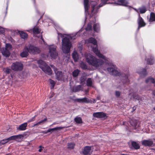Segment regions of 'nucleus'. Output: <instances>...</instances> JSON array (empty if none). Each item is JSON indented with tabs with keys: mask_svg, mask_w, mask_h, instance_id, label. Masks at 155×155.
<instances>
[{
	"mask_svg": "<svg viewBox=\"0 0 155 155\" xmlns=\"http://www.w3.org/2000/svg\"><path fill=\"white\" fill-rule=\"evenodd\" d=\"M107 70L110 74L116 76H119L120 75V72L113 68H107Z\"/></svg>",
	"mask_w": 155,
	"mask_h": 155,
	"instance_id": "9b49d317",
	"label": "nucleus"
},
{
	"mask_svg": "<svg viewBox=\"0 0 155 155\" xmlns=\"http://www.w3.org/2000/svg\"><path fill=\"white\" fill-rule=\"evenodd\" d=\"M129 75L128 74H122L121 75V81L123 84H129V80L128 78Z\"/></svg>",
	"mask_w": 155,
	"mask_h": 155,
	"instance_id": "ddd939ff",
	"label": "nucleus"
},
{
	"mask_svg": "<svg viewBox=\"0 0 155 155\" xmlns=\"http://www.w3.org/2000/svg\"><path fill=\"white\" fill-rule=\"evenodd\" d=\"M55 72L56 73L57 80H60L61 79L62 77V72L58 71L57 73H56V71H55Z\"/></svg>",
	"mask_w": 155,
	"mask_h": 155,
	"instance_id": "72a5a7b5",
	"label": "nucleus"
},
{
	"mask_svg": "<svg viewBox=\"0 0 155 155\" xmlns=\"http://www.w3.org/2000/svg\"><path fill=\"white\" fill-rule=\"evenodd\" d=\"M5 30L2 27H0V34H2L4 33Z\"/></svg>",
	"mask_w": 155,
	"mask_h": 155,
	"instance_id": "3c124183",
	"label": "nucleus"
},
{
	"mask_svg": "<svg viewBox=\"0 0 155 155\" xmlns=\"http://www.w3.org/2000/svg\"><path fill=\"white\" fill-rule=\"evenodd\" d=\"M154 110H155V107L154 108Z\"/></svg>",
	"mask_w": 155,
	"mask_h": 155,
	"instance_id": "774afa93",
	"label": "nucleus"
},
{
	"mask_svg": "<svg viewBox=\"0 0 155 155\" xmlns=\"http://www.w3.org/2000/svg\"><path fill=\"white\" fill-rule=\"evenodd\" d=\"M95 47L93 48V51L96 54L99 58H102L104 59H105L106 57L102 54L101 53L100 51L98 50V46L95 45Z\"/></svg>",
	"mask_w": 155,
	"mask_h": 155,
	"instance_id": "1a4fd4ad",
	"label": "nucleus"
},
{
	"mask_svg": "<svg viewBox=\"0 0 155 155\" xmlns=\"http://www.w3.org/2000/svg\"><path fill=\"white\" fill-rule=\"evenodd\" d=\"M133 97L134 99L138 100L139 101V104H140L141 103V101H142L143 100L141 97L136 94H133Z\"/></svg>",
	"mask_w": 155,
	"mask_h": 155,
	"instance_id": "b1692460",
	"label": "nucleus"
},
{
	"mask_svg": "<svg viewBox=\"0 0 155 155\" xmlns=\"http://www.w3.org/2000/svg\"><path fill=\"white\" fill-rule=\"evenodd\" d=\"M19 33L21 38L23 39H25L28 38V34L27 33L22 31H20Z\"/></svg>",
	"mask_w": 155,
	"mask_h": 155,
	"instance_id": "c85d7f7f",
	"label": "nucleus"
},
{
	"mask_svg": "<svg viewBox=\"0 0 155 155\" xmlns=\"http://www.w3.org/2000/svg\"><path fill=\"white\" fill-rule=\"evenodd\" d=\"M150 22H152L155 21V14L153 12H151L150 14V17L149 19Z\"/></svg>",
	"mask_w": 155,
	"mask_h": 155,
	"instance_id": "473e14b6",
	"label": "nucleus"
},
{
	"mask_svg": "<svg viewBox=\"0 0 155 155\" xmlns=\"http://www.w3.org/2000/svg\"><path fill=\"white\" fill-rule=\"evenodd\" d=\"M84 5L85 11L87 12L89 7V4H84Z\"/></svg>",
	"mask_w": 155,
	"mask_h": 155,
	"instance_id": "49530a36",
	"label": "nucleus"
},
{
	"mask_svg": "<svg viewBox=\"0 0 155 155\" xmlns=\"http://www.w3.org/2000/svg\"><path fill=\"white\" fill-rule=\"evenodd\" d=\"M47 120V118L46 117L44 120H41L39 122H38L35 125H38V124H41L42 123H44Z\"/></svg>",
	"mask_w": 155,
	"mask_h": 155,
	"instance_id": "c03bdc74",
	"label": "nucleus"
},
{
	"mask_svg": "<svg viewBox=\"0 0 155 155\" xmlns=\"http://www.w3.org/2000/svg\"><path fill=\"white\" fill-rule=\"evenodd\" d=\"M2 54L6 57H8L10 54L9 51L6 48H3L2 51Z\"/></svg>",
	"mask_w": 155,
	"mask_h": 155,
	"instance_id": "aec40b11",
	"label": "nucleus"
},
{
	"mask_svg": "<svg viewBox=\"0 0 155 155\" xmlns=\"http://www.w3.org/2000/svg\"><path fill=\"white\" fill-rule=\"evenodd\" d=\"M86 80V77L84 76H81L80 78V80L81 84H83Z\"/></svg>",
	"mask_w": 155,
	"mask_h": 155,
	"instance_id": "79ce46f5",
	"label": "nucleus"
},
{
	"mask_svg": "<svg viewBox=\"0 0 155 155\" xmlns=\"http://www.w3.org/2000/svg\"><path fill=\"white\" fill-rule=\"evenodd\" d=\"M92 84V82L91 78H88L87 81V85L88 87H91Z\"/></svg>",
	"mask_w": 155,
	"mask_h": 155,
	"instance_id": "c9c22d12",
	"label": "nucleus"
},
{
	"mask_svg": "<svg viewBox=\"0 0 155 155\" xmlns=\"http://www.w3.org/2000/svg\"><path fill=\"white\" fill-rule=\"evenodd\" d=\"M89 58L86 57V61L90 64L97 68L103 64L104 61L102 60L96 58L90 54Z\"/></svg>",
	"mask_w": 155,
	"mask_h": 155,
	"instance_id": "f257e3e1",
	"label": "nucleus"
},
{
	"mask_svg": "<svg viewBox=\"0 0 155 155\" xmlns=\"http://www.w3.org/2000/svg\"><path fill=\"white\" fill-rule=\"evenodd\" d=\"M41 150H42V149H40L39 150H38V151L39 152H41Z\"/></svg>",
	"mask_w": 155,
	"mask_h": 155,
	"instance_id": "680f3d73",
	"label": "nucleus"
},
{
	"mask_svg": "<svg viewBox=\"0 0 155 155\" xmlns=\"http://www.w3.org/2000/svg\"><path fill=\"white\" fill-rule=\"evenodd\" d=\"M12 48V45H11L9 43H7L6 44L5 48L8 49V48L11 49Z\"/></svg>",
	"mask_w": 155,
	"mask_h": 155,
	"instance_id": "8fccbe9b",
	"label": "nucleus"
},
{
	"mask_svg": "<svg viewBox=\"0 0 155 155\" xmlns=\"http://www.w3.org/2000/svg\"><path fill=\"white\" fill-rule=\"evenodd\" d=\"M28 52H29L25 49V47L23 51L20 53V56L22 58L26 57L28 55Z\"/></svg>",
	"mask_w": 155,
	"mask_h": 155,
	"instance_id": "4be33fe9",
	"label": "nucleus"
},
{
	"mask_svg": "<svg viewBox=\"0 0 155 155\" xmlns=\"http://www.w3.org/2000/svg\"><path fill=\"white\" fill-rule=\"evenodd\" d=\"M80 71L78 69L74 70L72 72V75L74 77H77L80 73Z\"/></svg>",
	"mask_w": 155,
	"mask_h": 155,
	"instance_id": "f704fd0d",
	"label": "nucleus"
},
{
	"mask_svg": "<svg viewBox=\"0 0 155 155\" xmlns=\"http://www.w3.org/2000/svg\"><path fill=\"white\" fill-rule=\"evenodd\" d=\"M75 101L79 103H94L96 102V100L94 99H92L91 100L86 97L82 98H77Z\"/></svg>",
	"mask_w": 155,
	"mask_h": 155,
	"instance_id": "0eeeda50",
	"label": "nucleus"
},
{
	"mask_svg": "<svg viewBox=\"0 0 155 155\" xmlns=\"http://www.w3.org/2000/svg\"><path fill=\"white\" fill-rule=\"evenodd\" d=\"M88 0H84V4H86L88 3Z\"/></svg>",
	"mask_w": 155,
	"mask_h": 155,
	"instance_id": "4d7b16f0",
	"label": "nucleus"
},
{
	"mask_svg": "<svg viewBox=\"0 0 155 155\" xmlns=\"http://www.w3.org/2000/svg\"><path fill=\"white\" fill-rule=\"evenodd\" d=\"M72 46L69 39L67 37L63 38L62 42V49L64 53H68L70 51Z\"/></svg>",
	"mask_w": 155,
	"mask_h": 155,
	"instance_id": "f03ea898",
	"label": "nucleus"
},
{
	"mask_svg": "<svg viewBox=\"0 0 155 155\" xmlns=\"http://www.w3.org/2000/svg\"><path fill=\"white\" fill-rule=\"evenodd\" d=\"M80 66L83 69L86 70L87 68V67L86 64L84 62H82L80 64Z\"/></svg>",
	"mask_w": 155,
	"mask_h": 155,
	"instance_id": "58836bf2",
	"label": "nucleus"
},
{
	"mask_svg": "<svg viewBox=\"0 0 155 155\" xmlns=\"http://www.w3.org/2000/svg\"><path fill=\"white\" fill-rule=\"evenodd\" d=\"M33 31L34 34H38L40 32V31L37 27H34L33 29Z\"/></svg>",
	"mask_w": 155,
	"mask_h": 155,
	"instance_id": "ea45409f",
	"label": "nucleus"
},
{
	"mask_svg": "<svg viewBox=\"0 0 155 155\" xmlns=\"http://www.w3.org/2000/svg\"><path fill=\"white\" fill-rule=\"evenodd\" d=\"M23 136L22 135H16L12 136L9 137L2 140L0 141V145H3L6 143L8 142L13 140H15L19 138H21Z\"/></svg>",
	"mask_w": 155,
	"mask_h": 155,
	"instance_id": "20e7f679",
	"label": "nucleus"
},
{
	"mask_svg": "<svg viewBox=\"0 0 155 155\" xmlns=\"http://www.w3.org/2000/svg\"><path fill=\"white\" fill-rule=\"evenodd\" d=\"M52 97V96H50V98H51V97Z\"/></svg>",
	"mask_w": 155,
	"mask_h": 155,
	"instance_id": "338daca9",
	"label": "nucleus"
},
{
	"mask_svg": "<svg viewBox=\"0 0 155 155\" xmlns=\"http://www.w3.org/2000/svg\"><path fill=\"white\" fill-rule=\"evenodd\" d=\"M119 155H127V154H122Z\"/></svg>",
	"mask_w": 155,
	"mask_h": 155,
	"instance_id": "e2e57ef3",
	"label": "nucleus"
},
{
	"mask_svg": "<svg viewBox=\"0 0 155 155\" xmlns=\"http://www.w3.org/2000/svg\"><path fill=\"white\" fill-rule=\"evenodd\" d=\"M101 2L104 3L105 4H107V2L109 0H101Z\"/></svg>",
	"mask_w": 155,
	"mask_h": 155,
	"instance_id": "6e6d98bb",
	"label": "nucleus"
},
{
	"mask_svg": "<svg viewBox=\"0 0 155 155\" xmlns=\"http://www.w3.org/2000/svg\"><path fill=\"white\" fill-rule=\"evenodd\" d=\"M82 87L81 85H78L73 87L71 89V91L74 92H76L81 90Z\"/></svg>",
	"mask_w": 155,
	"mask_h": 155,
	"instance_id": "412c9836",
	"label": "nucleus"
},
{
	"mask_svg": "<svg viewBox=\"0 0 155 155\" xmlns=\"http://www.w3.org/2000/svg\"><path fill=\"white\" fill-rule=\"evenodd\" d=\"M142 145L145 147H151L153 144V141L150 140H143L141 142Z\"/></svg>",
	"mask_w": 155,
	"mask_h": 155,
	"instance_id": "f8f14e48",
	"label": "nucleus"
},
{
	"mask_svg": "<svg viewBox=\"0 0 155 155\" xmlns=\"http://www.w3.org/2000/svg\"><path fill=\"white\" fill-rule=\"evenodd\" d=\"M4 72L7 74H9L11 71V70L10 69H9L8 68H6L4 69Z\"/></svg>",
	"mask_w": 155,
	"mask_h": 155,
	"instance_id": "a18cd8bd",
	"label": "nucleus"
},
{
	"mask_svg": "<svg viewBox=\"0 0 155 155\" xmlns=\"http://www.w3.org/2000/svg\"><path fill=\"white\" fill-rule=\"evenodd\" d=\"M28 125L27 123H24L20 125L18 127H17V130H24L26 129V127Z\"/></svg>",
	"mask_w": 155,
	"mask_h": 155,
	"instance_id": "dca6fc26",
	"label": "nucleus"
},
{
	"mask_svg": "<svg viewBox=\"0 0 155 155\" xmlns=\"http://www.w3.org/2000/svg\"><path fill=\"white\" fill-rule=\"evenodd\" d=\"M39 67L45 73L49 75H51L52 74V71L49 66H46L44 65V66H42V65H40L39 66Z\"/></svg>",
	"mask_w": 155,
	"mask_h": 155,
	"instance_id": "6e6552de",
	"label": "nucleus"
},
{
	"mask_svg": "<svg viewBox=\"0 0 155 155\" xmlns=\"http://www.w3.org/2000/svg\"><path fill=\"white\" fill-rule=\"evenodd\" d=\"M61 127H56L54 128H50L47 131H43L42 133L45 134H47L48 132H51L52 131H54V130H60L61 129Z\"/></svg>",
	"mask_w": 155,
	"mask_h": 155,
	"instance_id": "5701e85b",
	"label": "nucleus"
},
{
	"mask_svg": "<svg viewBox=\"0 0 155 155\" xmlns=\"http://www.w3.org/2000/svg\"><path fill=\"white\" fill-rule=\"evenodd\" d=\"M133 110H134L135 109H134V107H133Z\"/></svg>",
	"mask_w": 155,
	"mask_h": 155,
	"instance_id": "69168bd1",
	"label": "nucleus"
},
{
	"mask_svg": "<svg viewBox=\"0 0 155 155\" xmlns=\"http://www.w3.org/2000/svg\"><path fill=\"white\" fill-rule=\"evenodd\" d=\"M153 95H154V96H155V91H154L153 92Z\"/></svg>",
	"mask_w": 155,
	"mask_h": 155,
	"instance_id": "052dcab7",
	"label": "nucleus"
},
{
	"mask_svg": "<svg viewBox=\"0 0 155 155\" xmlns=\"http://www.w3.org/2000/svg\"><path fill=\"white\" fill-rule=\"evenodd\" d=\"M141 74H143L144 76L146 75V71L145 69L143 68L142 70V71L140 73Z\"/></svg>",
	"mask_w": 155,
	"mask_h": 155,
	"instance_id": "09e8293b",
	"label": "nucleus"
},
{
	"mask_svg": "<svg viewBox=\"0 0 155 155\" xmlns=\"http://www.w3.org/2000/svg\"><path fill=\"white\" fill-rule=\"evenodd\" d=\"M145 82L146 83H148L150 82L152 83H155V80L151 77H150L147 78Z\"/></svg>",
	"mask_w": 155,
	"mask_h": 155,
	"instance_id": "2f4dec72",
	"label": "nucleus"
},
{
	"mask_svg": "<svg viewBox=\"0 0 155 155\" xmlns=\"http://www.w3.org/2000/svg\"><path fill=\"white\" fill-rule=\"evenodd\" d=\"M147 11L146 8L144 6L139 8L137 10V12H139L140 14H143Z\"/></svg>",
	"mask_w": 155,
	"mask_h": 155,
	"instance_id": "bb28decb",
	"label": "nucleus"
},
{
	"mask_svg": "<svg viewBox=\"0 0 155 155\" xmlns=\"http://www.w3.org/2000/svg\"><path fill=\"white\" fill-rule=\"evenodd\" d=\"M120 94L121 93L119 91H116L115 92V96L117 97H120Z\"/></svg>",
	"mask_w": 155,
	"mask_h": 155,
	"instance_id": "de8ad7c7",
	"label": "nucleus"
},
{
	"mask_svg": "<svg viewBox=\"0 0 155 155\" xmlns=\"http://www.w3.org/2000/svg\"><path fill=\"white\" fill-rule=\"evenodd\" d=\"M49 52L50 56L54 59H55L58 55V53L56 50V46L54 45H51L49 47Z\"/></svg>",
	"mask_w": 155,
	"mask_h": 155,
	"instance_id": "39448f33",
	"label": "nucleus"
},
{
	"mask_svg": "<svg viewBox=\"0 0 155 155\" xmlns=\"http://www.w3.org/2000/svg\"><path fill=\"white\" fill-rule=\"evenodd\" d=\"M94 14H94L93 13H91L89 17L90 18H91L93 17V16L94 15Z\"/></svg>",
	"mask_w": 155,
	"mask_h": 155,
	"instance_id": "13d9d810",
	"label": "nucleus"
},
{
	"mask_svg": "<svg viewBox=\"0 0 155 155\" xmlns=\"http://www.w3.org/2000/svg\"><path fill=\"white\" fill-rule=\"evenodd\" d=\"M130 124L132 126L135 127V129H136V127L137 126L139 121L134 119H131L129 121Z\"/></svg>",
	"mask_w": 155,
	"mask_h": 155,
	"instance_id": "a211bd4d",
	"label": "nucleus"
},
{
	"mask_svg": "<svg viewBox=\"0 0 155 155\" xmlns=\"http://www.w3.org/2000/svg\"><path fill=\"white\" fill-rule=\"evenodd\" d=\"M35 116L34 117H33L31 119L29 120H28V122H32V121H34L35 120Z\"/></svg>",
	"mask_w": 155,
	"mask_h": 155,
	"instance_id": "864d4df0",
	"label": "nucleus"
},
{
	"mask_svg": "<svg viewBox=\"0 0 155 155\" xmlns=\"http://www.w3.org/2000/svg\"><path fill=\"white\" fill-rule=\"evenodd\" d=\"M12 69L15 71H21L23 68V65L21 63L16 62L14 63L12 65Z\"/></svg>",
	"mask_w": 155,
	"mask_h": 155,
	"instance_id": "423d86ee",
	"label": "nucleus"
},
{
	"mask_svg": "<svg viewBox=\"0 0 155 155\" xmlns=\"http://www.w3.org/2000/svg\"><path fill=\"white\" fill-rule=\"evenodd\" d=\"M106 4H104V3L102 2L99 5V7H98L99 8H100L101 7H102L104 5H105Z\"/></svg>",
	"mask_w": 155,
	"mask_h": 155,
	"instance_id": "5fc2aeb1",
	"label": "nucleus"
},
{
	"mask_svg": "<svg viewBox=\"0 0 155 155\" xmlns=\"http://www.w3.org/2000/svg\"><path fill=\"white\" fill-rule=\"evenodd\" d=\"M35 4V0H33Z\"/></svg>",
	"mask_w": 155,
	"mask_h": 155,
	"instance_id": "0e129e2a",
	"label": "nucleus"
},
{
	"mask_svg": "<svg viewBox=\"0 0 155 155\" xmlns=\"http://www.w3.org/2000/svg\"><path fill=\"white\" fill-rule=\"evenodd\" d=\"M137 21L138 25L137 28L138 30H139L140 28L145 26L146 25L143 19L141 17L140 14H139L138 18L137 20Z\"/></svg>",
	"mask_w": 155,
	"mask_h": 155,
	"instance_id": "9d476101",
	"label": "nucleus"
},
{
	"mask_svg": "<svg viewBox=\"0 0 155 155\" xmlns=\"http://www.w3.org/2000/svg\"><path fill=\"white\" fill-rule=\"evenodd\" d=\"M89 43H91L94 45H96L97 44V41L96 39L93 38H90L88 39Z\"/></svg>",
	"mask_w": 155,
	"mask_h": 155,
	"instance_id": "7c9ffc66",
	"label": "nucleus"
},
{
	"mask_svg": "<svg viewBox=\"0 0 155 155\" xmlns=\"http://www.w3.org/2000/svg\"><path fill=\"white\" fill-rule=\"evenodd\" d=\"M41 39L42 40V41L44 42L45 41H44V38H43V37H42V35H41Z\"/></svg>",
	"mask_w": 155,
	"mask_h": 155,
	"instance_id": "bf43d9fd",
	"label": "nucleus"
},
{
	"mask_svg": "<svg viewBox=\"0 0 155 155\" xmlns=\"http://www.w3.org/2000/svg\"><path fill=\"white\" fill-rule=\"evenodd\" d=\"M49 81L50 84L51 85V89H53L54 87L55 83L53 80L51 79H49Z\"/></svg>",
	"mask_w": 155,
	"mask_h": 155,
	"instance_id": "37998d69",
	"label": "nucleus"
},
{
	"mask_svg": "<svg viewBox=\"0 0 155 155\" xmlns=\"http://www.w3.org/2000/svg\"><path fill=\"white\" fill-rule=\"evenodd\" d=\"M72 56L75 62H76L78 61V57L77 53L76 51H74L72 53Z\"/></svg>",
	"mask_w": 155,
	"mask_h": 155,
	"instance_id": "c756f323",
	"label": "nucleus"
},
{
	"mask_svg": "<svg viewBox=\"0 0 155 155\" xmlns=\"http://www.w3.org/2000/svg\"><path fill=\"white\" fill-rule=\"evenodd\" d=\"M99 8L97 6H96L95 5L92 6L91 10V13L96 14L98 11V10Z\"/></svg>",
	"mask_w": 155,
	"mask_h": 155,
	"instance_id": "a878e982",
	"label": "nucleus"
},
{
	"mask_svg": "<svg viewBox=\"0 0 155 155\" xmlns=\"http://www.w3.org/2000/svg\"><path fill=\"white\" fill-rule=\"evenodd\" d=\"M25 49L27 50L29 53L34 54H39L41 52V50L38 48L31 45L25 46Z\"/></svg>",
	"mask_w": 155,
	"mask_h": 155,
	"instance_id": "7ed1b4c3",
	"label": "nucleus"
},
{
	"mask_svg": "<svg viewBox=\"0 0 155 155\" xmlns=\"http://www.w3.org/2000/svg\"><path fill=\"white\" fill-rule=\"evenodd\" d=\"M131 144V145L135 149L137 150L140 148V146L139 144L135 141H132Z\"/></svg>",
	"mask_w": 155,
	"mask_h": 155,
	"instance_id": "cd10ccee",
	"label": "nucleus"
},
{
	"mask_svg": "<svg viewBox=\"0 0 155 155\" xmlns=\"http://www.w3.org/2000/svg\"><path fill=\"white\" fill-rule=\"evenodd\" d=\"M93 116L95 117L101 118L106 117V115L103 112H97L94 113Z\"/></svg>",
	"mask_w": 155,
	"mask_h": 155,
	"instance_id": "4468645a",
	"label": "nucleus"
},
{
	"mask_svg": "<svg viewBox=\"0 0 155 155\" xmlns=\"http://www.w3.org/2000/svg\"><path fill=\"white\" fill-rule=\"evenodd\" d=\"M38 62L39 64H41L42 65L45 64L44 62L42 60H39L38 61ZM45 64H46L45 63Z\"/></svg>",
	"mask_w": 155,
	"mask_h": 155,
	"instance_id": "603ef678",
	"label": "nucleus"
},
{
	"mask_svg": "<svg viewBox=\"0 0 155 155\" xmlns=\"http://www.w3.org/2000/svg\"><path fill=\"white\" fill-rule=\"evenodd\" d=\"M91 150V147L87 146H85L83 149V153L84 155H87L90 153Z\"/></svg>",
	"mask_w": 155,
	"mask_h": 155,
	"instance_id": "f3484780",
	"label": "nucleus"
},
{
	"mask_svg": "<svg viewBox=\"0 0 155 155\" xmlns=\"http://www.w3.org/2000/svg\"><path fill=\"white\" fill-rule=\"evenodd\" d=\"M93 28L94 31L97 32L99 31L100 30V25L99 24L94 23L93 26Z\"/></svg>",
	"mask_w": 155,
	"mask_h": 155,
	"instance_id": "393cba45",
	"label": "nucleus"
},
{
	"mask_svg": "<svg viewBox=\"0 0 155 155\" xmlns=\"http://www.w3.org/2000/svg\"><path fill=\"white\" fill-rule=\"evenodd\" d=\"M92 24L91 23H88L87 27L85 28L86 31H89L92 30Z\"/></svg>",
	"mask_w": 155,
	"mask_h": 155,
	"instance_id": "4c0bfd02",
	"label": "nucleus"
},
{
	"mask_svg": "<svg viewBox=\"0 0 155 155\" xmlns=\"http://www.w3.org/2000/svg\"><path fill=\"white\" fill-rule=\"evenodd\" d=\"M117 5H122L124 6H127L128 4L127 1L126 0H118L117 3H116Z\"/></svg>",
	"mask_w": 155,
	"mask_h": 155,
	"instance_id": "2eb2a0df",
	"label": "nucleus"
},
{
	"mask_svg": "<svg viewBox=\"0 0 155 155\" xmlns=\"http://www.w3.org/2000/svg\"><path fill=\"white\" fill-rule=\"evenodd\" d=\"M75 146V144L73 143H70L68 144V149H73Z\"/></svg>",
	"mask_w": 155,
	"mask_h": 155,
	"instance_id": "a19ab883",
	"label": "nucleus"
},
{
	"mask_svg": "<svg viewBox=\"0 0 155 155\" xmlns=\"http://www.w3.org/2000/svg\"><path fill=\"white\" fill-rule=\"evenodd\" d=\"M74 120L77 123L81 124L82 122V119L80 117H75Z\"/></svg>",
	"mask_w": 155,
	"mask_h": 155,
	"instance_id": "e433bc0d",
	"label": "nucleus"
},
{
	"mask_svg": "<svg viewBox=\"0 0 155 155\" xmlns=\"http://www.w3.org/2000/svg\"><path fill=\"white\" fill-rule=\"evenodd\" d=\"M145 60L147 61V64H148L152 65L154 62L153 57L151 55L148 57L147 60L146 58Z\"/></svg>",
	"mask_w": 155,
	"mask_h": 155,
	"instance_id": "6ab92c4d",
	"label": "nucleus"
}]
</instances>
